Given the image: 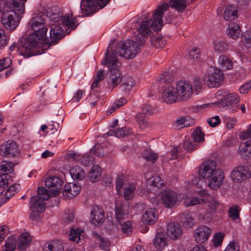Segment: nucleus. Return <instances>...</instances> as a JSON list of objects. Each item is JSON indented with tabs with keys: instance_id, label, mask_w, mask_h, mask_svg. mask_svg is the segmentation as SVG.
I'll list each match as a JSON object with an SVG mask.
<instances>
[{
	"instance_id": "nucleus-1",
	"label": "nucleus",
	"mask_w": 251,
	"mask_h": 251,
	"mask_svg": "<svg viewBox=\"0 0 251 251\" xmlns=\"http://www.w3.org/2000/svg\"><path fill=\"white\" fill-rule=\"evenodd\" d=\"M145 43L144 39L140 40V43L127 40L125 42H120L115 49H113L111 44L107 50L103 64L106 65L110 72L115 75V78H122L123 76L119 70L121 64L118 57H123L127 59L133 58L137 54L140 47L143 46Z\"/></svg>"
},
{
	"instance_id": "nucleus-2",
	"label": "nucleus",
	"mask_w": 251,
	"mask_h": 251,
	"mask_svg": "<svg viewBox=\"0 0 251 251\" xmlns=\"http://www.w3.org/2000/svg\"><path fill=\"white\" fill-rule=\"evenodd\" d=\"M43 15H39L33 17L28 23V27L34 31L25 40V44L21 49L20 53L26 58L44 53V48L46 44V37L47 28L43 27L44 18Z\"/></svg>"
},
{
	"instance_id": "nucleus-3",
	"label": "nucleus",
	"mask_w": 251,
	"mask_h": 251,
	"mask_svg": "<svg viewBox=\"0 0 251 251\" xmlns=\"http://www.w3.org/2000/svg\"><path fill=\"white\" fill-rule=\"evenodd\" d=\"M25 12V4L18 0H0V12L2 13L1 22L10 30L15 29L18 25L20 16Z\"/></svg>"
},
{
	"instance_id": "nucleus-4",
	"label": "nucleus",
	"mask_w": 251,
	"mask_h": 251,
	"mask_svg": "<svg viewBox=\"0 0 251 251\" xmlns=\"http://www.w3.org/2000/svg\"><path fill=\"white\" fill-rule=\"evenodd\" d=\"M199 173L203 178L209 179L208 185L212 189H218L223 183V172L216 168V163L214 160L204 161L200 166Z\"/></svg>"
},
{
	"instance_id": "nucleus-5",
	"label": "nucleus",
	"mask_w": 251,
	"mask_h": 251,
	"mask_svg": "<svg viewBox=\"0 0 251 251\" xmlns=\"http://www.w3.org/2000/svg\"><path fill=\"white\" fill-rule=\"evenodd\" d=\"M168 8V4L167 3L159 6L153 15V19L146 20L140 24L137 29L138 32L143 36L147 37L151 33V28L156 31L161 30L163 25L162 15Z\"/></svg>"
},
{
	"instance_id": "nucleus-6",
	"label": "nucleus",
	"mask_w": 251,
	"mask_h": 251,
	"mask_svg": "<svg viewBox=\"0 0 251 251\" xmlns=\"http://www.w3.org/2000/svg\"><path fill=\"white\" fill-rule=\"evenodd\" d=\"M201 79H180L176 85L177 96L179 100L185 101L190 99L194 91L200 92L203 88Z\"/></svg>"
},
{
	"instance_id": "nucleus-7",
	"label": "nucleus",
	"mask_w": 251,
	"mask_h": 251,
	"mask_svg": "<svg viewBox=\"0 0 251 251\" xmlns=\"http://www.w3.org/2000/svg\"><path fill=\"white\" fill-rule=\"evenodd\" d=\"M215 96L217 99H220V100L216 103L220 107L228 106L240 101V98L238 95L234 93H230L227 89L218 90Z\"/></svg>"
},
{
	"instance_id": "nucleus-8",
	"label": "nucleus",
	"mask_w": 251,
	"mask_h": 251,
	"mask_svg": "<svg viewBox=\"0 0 251 251\" xmlns=\"http://www.w3.org/2000/svg\"><path fill=\"white\" fill-rule=\"evenodd\" d=\"M159 82L164 88L162 93V98L164 101L168 104L175 103L179 99L175 87L172 86L167 79H160Z\"/></svg>"
},
{
	"instance_id": "nucleus-9",
	"label": "nucleus",
	"mask_w": 251,
	"mask_h": 251,
	"mask_svg": "<svg viewBox=\"0 0 251 251\" xmlns=\"http://www.w3.org/2000/svg\"><path fill=\"white\" fill-rule=\"evenodd\" d=\"M37 200L35 196H33L29 201V206L32 209L29 218L32 221H39L40 213L44 211L46 208L45 202Z\"/></svg>"
},
{
	"instance_id": "nucleus-10",
	"label": "nucleus",
	"mask_w": 251,
	"mask_h": 251,
	"mask_svg": "<svg viewBox=\"0 0 251 251\" xmlns=\"http://www.w3.org/2000/svg\"><path fill=\"white\" fill-rule=\"evenodd\" d=\"M161 200L165 207H173L178 201V194L174 190L164 191L161 195Z\"/></svg>"
},
{
	"instance_id": "nucleus-11",
	"label": "nucleus",
	"mask_w": 251,
	"mask_h": 251,
	"mask_svg": "<svg viewBox=\"0 0 251 251\" xmlns=\"http://www.w3.org/2000/svg\"><path fill=\"white\" fill-rule=\"evenodd\" d=\"M0 154L4 157H11L19 154V148L17 144L12 141H8L0 146Z\"/></svg>"
},
{
	"instance_id": "nucleus-12",
	"label": "nucleus",
	"mask_w": 251,
	"mask_h": 251,
	"mask_svg": "<svg viewBox=\"0 0 251 251\" xmlns=\"http://www.w3.org/2000/svg\"><path fill=\"white\" fill-rule=\"evenodd\" d=\"M210 228L206 226H200L197 227L194 231L195 241L199 243L205 242L211 235Z\"/></svg>"
},
{
	"instance_id": "nucleus-13",
	"label": "nucleus",
	"mask_w": 251,
	"mask_h": 251,
	"mask_svg": "<svg viewBox=\"0 0 251 251\" xmlns=\"http://www.w3.org/2000/svg\"><path fill=\"white\" fill-rule=\"evenodd\" d=\"M147 188L149 197H151L150 194L154 195L158 193L159 189L164 186V181L158 176H153L149 178L147 181Z\"/></svg>"
},
{
	"instance_id": "nucleus-14",
	"label": "nucleus",
	"mask_w": 251,
	"mask_h": 251,
	"mask_svg": "<svg viewBox=\"0 0 251 251\" xmlns=\"http://www.w3.org/2000/svg\"><path fill=\"white\" fill-rule=\"evenodd\" d=\"M90 221L94 226H99L101 225L104 221V214L102 208L98 205L93 207Z\"/></svg>"
},
{
	"instance_id": "nucleus-15",
	"label": "nucleus",
	"mask_w": 251,
	"mask_h": 251,
	"mask_svg": "<svg viewBox=\"0 0 251 251\" xmlns=\"http://www.w3.org/2000/svg\"><path fill=\"white\" fill-rule=\"evenodd\" d=\"M167 235L173 240L179 239L182 235L183 229L180 224L177 223H171L167 226Z\"/></svg>"
},
{
	"instance_id": "nucleus-16",
	"label": "nucleus",
	"mask_w": 251,
	"mask_h": 251,
	"mask_svg": "<svg viewBox=\"0 0 251 251\" xmlns=\"http://www.w3.org/2000/svg\"><path fill=\"white\" fill-rule=\"evenodd\" d=\"M251 172L248 167L240 166L234 170L231 174V177L234 180L241 181L250 177Z\"/></svg>"
},
{
	"instance_id": "nucleus-17",
	"label": "nucleus",
	"mask_w": 251,
	"mask_h": 251,
	"mask_svg": "<svg viewBox=\"0 0 251 251\" xmlns=\"http://www.w3.org/2000/svg\"><path fill=\"white\" fill-rule=\"evenodd\" d=\"M81 188L80 186L77 184H66L64 188L63 195L65 198L68 199H72L79 193Z\"/></svg>"
},
{
	"instance_id": "nucleus-18",
	"label": "nucleus",
	"mask_w": 251,
	"mask_h": 251,
	"mask_svg": "<svg viewBox=\"0 0 251 251\" xmlns=\"http://www.w3.org/2000/svg\"><path fill=\"white\" fill-rule=\"evenodd\" d=\"M107 83L114 86L121 83L120 88L125 91L130 90L135 84L134 79H107Z\"/></svg>"
},
{
	"instance_id": "nucleus-19",
	"label": "nucleus",
	"mask_w": 251,
	"mask_h": 251,
	"mask_svg": "<svg viewBox=\"0 0 251 251\" xmlns=\"http://www.w3.org/2000/svg\"><path fill=\"white\" fill-rule=\"evenodd\" d=\"M64 33L63 29L58 25H55L54 27H51L50 29V36L51 41L48 45V47H45L44 48L47 49L44 50H48L50 46L54 45L57 43V41L61 39L63 37V33ZM47 45V44H46Z\"/></svg>"
},
{
	"instance_id": "nucleus-20",
	"label": "nucleus",
	"mask_w": 251,
	"mask_h": 251,
	"mask_svg": "<svg viewBox=\"0 0 251 251\" xmlns=\"http://www.w3.org/2000/svg\"><path fill=\"white\" fill-rule=\"evenodd\" d=\"M237 152L240 157L245 160L251 158V141L247 140L241 142L238 147Z\"/></svg>"
},
{
	"instance_id": "nucleus-21",
	"label": "nucleus",
	"mask_w": 251,
	"mask_h": 251,
	"mask_svg": "<svg viewBox=\"0 0 251 251\" xmlns=\"http://www.w3.org/2000/svg\"><path fill=\"white\" fill-rule=\"evenodd\" d=\"M158 219V214L155 209H147L142 217V220L145 224H153Z\"/></svg>"
},
{
	"instance_id": "nucleus-22",
	"label": "nucleus",
	"mask_w": 251,
	"mask_h": 251,
	"mask_svg": "<svg viewBox=\"0 0 251 251\" xmlns=\"http://www.w3.org/2000/svg\"><path fill=\"white\" fill-rule=\"evenodd\" d=\"M62 181L57 176H51L47 178L45 180L46 186L51 190V191H57L58 193L59 190L62 186Z\"/></svg>"
},
{
	"instance_id": "nucleus-23",
	"label": "nucleus",
	"mask_w": 251,
	"mask_h": 251,
	"mask_svg": "<svg viewBox=\"0 0 251 251\" xmlns=\"http://www.w3.org/2000/svg\"><path fill=\"white\" fill-rule=\"evenodd\" d=\"M128 206L125 204H116L115 206V214L116 220L120 223L123 220L127 219L128 216Z\"/></svg>"
},
{
	"instance_id": "nucleus-24",
	"label": "nucleus",
	"mask_w": 251,
	"mask_h": 251,
	"mask_svg": "<svg viewBox=\"0 0 251 251\" xmlns=\"http://www.w3.org/2000/svg\"><path fill=\"white\" fill-rule=\"evenodd\" d=\"M203 203H204V206L206 210L205 215L215 211L220 205L219 202L213 197H208L206 199H204Z\"/></svg>"
},
{
	"instance_id": "nucleus-25",
	"label": "nucleus",
	"mask_w": 251,
	"mask_h": 251,
	"mask_svg": "<svg viewBox=\"0 0 251 251\" xmlns=\"http://www.w3.org/2000/svg\"><path fill=\"white\" fill-rule=\"evenodd\" d=\"M57 195V191H51L45 189L44 187H39L37 189V197L35 196L39 201L45 202L50 197Z\"/></svg>"
},
{
	"instance_id": "nucleus-26",
	"label": "nucleus",
	"mask_w": 251,
	"mask_h": 251,
	"mask_svg": "<svg viewBox=\"0 0 251 251\" xmlns=\"http://www.w3.org/2000/svg\"><path fill=\"white\" fill-rule=\"evenodd\" d=\"M31 242V238L27 232L22 233L16 241L17 248L20 250H24L27 248Z\"/></svg>"
},
{
	"instance_id": "nucleus-27",
	"label": "nucleus",
	"mask_w": 251,
	"mask_h": 251,
	"mask_svg": "<svg viewBox=\"0 0 251 251\" xmlns=\"http://www.w3.org/2000/svg\"><path fill=\"white\" fill-rule=\"evenodd\" d=\"M237 8L233 5H228L226 8L223 17L226 21H231L236 19L238 17Z\"/></svg>"
},
{
	"instance_id": "nucleus-28",
	"label": "nucleus",
	"mask_w": 251,
	"mask_h": 251,
	"mask_svg": "<svg viewBox=\"0 0 251 251\" xmlns=\"http://www.w3.org/2000/svg\"><path fill=\"white\" fill-rule=\"evenodd\" d=\"M69 158L75 161H79L81 164L85 166L90 165L94 160V157L91 155H87L80 157L79 154L75 153L70 154L69 155Z\"/></svg>"
},
{
	"instance_id": "nucleus-29",
	"label": "nucleus",
	"mask_w": 251,
	"mask_h": 251,
	"mask_svg": "<svg viewBox=\"0 0 251 251\" xmlns=\"http://www.w3.org/2000/svg\"><path fill=\"white\" fill-rule=\"evenodd\" d=\"M64 248L61 242L52 241L46 243L44 246V251H63Z\"/></svg>"
},
{
	"instance_id": "nucleus-30",
	"label": "nucleus",
	"mask_w": 251,
	"mask_h": 251,
	"mask_svg": "<svg viewBox=\"0 0 251 251\" xmlns=\"http://www.w3.org/2000/svg\"><path fill=\"white\" fill-rule=\"evenodd\" d=\"M132 132L131 130L126 127L118 128L117 129H111L109 130L107 134L108 136H115L120 138L125 137Z\"/></svg>"
},
{
	"instance_id": "nucleus-31",
	"label": "nucleus",
	"mask_w": 251,
	"mask_h": 251,
	"mask_svg": "<svg viewBox=\"0 0 251 251\" xmlns=\"http://www.w3.org/2000/svg\"><path fill=\"white\" fill-rule=\"evenodd\" d=\"M70 174L74 179L82 180L85 177L84 170L79 166H75L70 170Z\"/></svg>"
},
{
	"instance_id": "nucleus-32",
	"label": "nucleus",
	"mask_w": 251,
	"mask_h": 251,
	"mask_svg": "<svg viewBox=\"0 0 251 251\" xmlns=\"http://www.w3.org/2000/svg\"><path fill=\"white\" fill-rule=\"evenodd\" d=\"M83 232V230L82 229L77 228L76 229L71 228L69 238L71 241L78 243L81 242L84 238Z\"/></svg>"
},
{
	"instance_id": "nucleus-33",
	"label": "nucleus",
	"mask_w": 251,
	"mask_h": 251,
	"mask_svg": "<svg viewBox=\"0 0 251 251\" xmlns=\"http://www.w3.org/2000/svg\"><path fill=\"white\" fill-rule=\"evenodd\" d=\"M97 0H82L80 8L81 10L87 13H92L95 9Z\"/></svg>"
},
{
	"instance_id": "nucleus-34",
	"label": "nucleus",
	"mask_w": 251,
	"mask_h": 251,
	"mask_svg": "<svg viewBox=\"0 0 251 251\" xmlns=\"http://www.w3.org/2000/svg\"><path fill=\"white\" fill-rule=\"evenodd\" d=\"M101 175V172L100 167L98 165H94L88 174V177L91 182H95L100 179Z\"/></svg>"
},
{
	"instance_id": "nucleus-35",
	"label": "nucleus",
	"mask_w": 251,
	"mask_h": 251,
	"mask_svg": "<svg viewBox=\"0 0 251 251\" xmlns=\"http://www.w3.org/2000/svg\"><path fill=\"white\" fill-rule=\"evenodd\" d=\"M190 0H171L170 6L179 12H182L189 4Z\"/></svg>"
},
{
	"instance_id": "nucleus-36",
	"label": "nucleus",
	"mask_w": 251,
	"mask_h": 251,
	"mask_svg": "<svg viewBox=\"0 0 251 251\" xmlns=\"http://www.w3.org/2000/svg\"><path fill=\"white\" fill-rule=\"evenodd\" d=\"M92 237L95 242H98L100 244V248L105 251H109L110 244L108 240L102 238L100 235L95 232H92Z\"/></svg>"
},
{
	"instance_id": "nucleus-37",
	"label": "nucleus",
	"mask_w": 251,
	"mask_h": 251,
	"mask_svg": "<svg viewBox=\"0 0 251 251\" xmlns=\"http://www.w3.org/2000/svg\"><path fill=\"white\" fill-rule=\"evenodd\" d=\"M203 86L204 84L209 88H216L225 85L224 79H201Z\"/></svg>"
},
{
	"instance_id": "nucleus-38",
	"label": "nucleus",
	"mask_w": 251,
	"mask_h": 251,
	"mask_svg": "<svg viewBox=\"0 0 251 251\" xmlns=\"http://www.w3.org/2000/svg\"><path fill=\"white\" fill-rule=\"evenodd\" d=\"M228 35L233 39H237L241 35V30L239 25L234 22L230 23L228 25Z\"/></svg>"
},
{
	"instance_id": "nucleus-39",
	"label": "nucleus",
	"mask_w": 251,
	"mask_h": 251,
	"mask_svg": "<svg viewBox=\"0 0 251 251\" xmlns=\"http://www.w3.org/2000/svg\"><path fill=\"white\" fill-rule=\"evenodd\" d=\"M184 205L186 207L203 203L204 199H200L197 197L185 196L183 197Z\"/></svg>"
},
{
	"instance_id": "nucleus-40",
	"label": "nucleus",
	"mask_w": 251,
	"mask_h": 251,
	"mask_svg": "<svg viewBox=\"0 0 251 251\" xmlns=\"http://www.w3.org/2000/svg\"><path fill=\"white\" fill-rule=\"evenodd\" d=\"M220 67L224 70H227L233 68V63L231 60L227 56L222 55L218 60Z\"/></svg>"
},
{
	"instance_id": "nucleus-41",
	"label": "nucleus",
	"mask_w": 251,
	"mask_h": 251,
	"mask_svg": "<svg viewBox=\"0 0 251 251\" xmlns=\"http://www.w3.org/2000/svg\"><path fill=\"white\" fill-rule=\"evenodd\" d=\"M153 243L157 249H162L167 245V239L162 233L159 232L156 235Z\"/></svg>"
},
{
	"instance_id": "nucleus-42",
	"label": "nucleus",
	"mask_w": 251,
	"mask_h": 251,
	"mask_svg": "<svg viewBox=\"0 0 251 251\" xmlns=\"http://www.w3.org/2000/svg\"><path fill=\"white\" fill-rule=\"evenodd\" d=\"M213 47L214 51L219 53L224 52L228 49V44L221 39L215 41Z\"/></svg>"
},
{
	"instance_id": "nucleus-43",
	"label": "nucleus",
	"mask_w": 251,
	"mask_h": 251,
	"mask_svg": "<svg viewBox=\"0 0 251 251\" xmlns=\"http://www.w3.org/2000/svg\"><path fill=\"white\" fill-rule=\"evenodd\" d=\"M17 244L16 239L13 236L7 238L5 244L3 247V251H15Z\"/></svg>"
},
{
	"instance_id": "nucleus-44",
	"label": "nucleus",
	"mask_w": 251,
	"mask_h": 251,
	"mask_svg": "<svg viewBox=\"0 0 251 251\" xmlns=\"http://www.w3.org/2000/svg\"><path fill=\"white\" fill-rule=\"evenodd\" d=\"M206 75L208 78H221L223 76V73L218 68L211 66L207 71Z\"/></svg>"
},
{
	"instance_id": "nucleus-45",
	"label": "nucleus",
	"mask_w": 251,
	"mask_h": 251,
	"mask_svg": "<svg viewBox=\"0 0 251 251\" xmlns=\"http://www.w3.org/2000/svg\"><path fill=\"white\" fill-rule=\"evenodd\" d=\"M150 41L152 46L156 48H162L165 45V40L159 35H153L151 37Z\"/></svg>"
},
{
	"instance_id": "nucleus-46",
	"label": "nucleus",
	"mask_w": 251,
	"mask_h": 251,
	"mask_svg": "<svg viewBox=\"0 0 251 251\" xmlns=\"http://www.w3.org/2000/svg\"><path fill=\"white\" fill-rule=\"evenodd\" d=\"M61 23L65 25L68 29L73 30L75 29L77 24H76V21L75 19H73L69 16H64L62 18Z\"/></svg>"
},
{
	"instance_id": "nucleus-47",
	"label": "nucleus",
	"mask_w": 251,
	"mask_h": 251,
	"mask_svg": "<svg viewBox=\"0 0 251 251\" xmlns=\"http://www.w3.org/2000/svg\"><path fill=\"white\" fill-rule=\"evenodd\" d=\"M135 186L134 184L127 183L125 186L124 197L125 199L130 200L133 197Z\"/></svg>"
},
{
	"instance_id": "nucleus-48",
	"label": "nucleus",
	"mask_w": 251,
	"mask_h": 251,
	"mask_svg": "<svg viewBox=\"0 0 251 251\" xmlns=\"http://www.w3.org/2000/svg\"><path fill=\"white\" fill-rule=\"evenodd\" d=\"M204 133L202 132L200 127H198L193 132L192 136L196 143H201L204 141Z\"/></svg>"
},
{
	"instance_id": "nucleus-49",
	"label": "nucleus",
	"mask_w": 251,
	"mask_h": 251,
	"mask_svg": "<svg viewBox=\"0 0 251 251\" xmlns=\"http://www.w3.org/2000/svg\"><path fill=\"white\" fill-rule=\"evenodd\" d=\"M136 119L141 129H143L148 126V119L144 113L140 112L137 113L136 116Z\"/></svg>"
},
{
	"instance_id": "nucleus-50",
	"label": "nucleus",
	"mask_w": 251,
	"mask_h": 251,
	"mask_svg": "<svg viewBox=\"0 0 251 251\" xmlns=\"http://www.w3.org/2000/svg\"><path fill=\"white\" fill-rule=\"evenodd\" d=\"M181 221L184 226L186 227H192L194 224V218L189 214H183L181 218Z\"/></svg>"
},
{
	"instance_id": "nucleus-51",
	"label": "nucleus",
	"mask_w": 251,
	"mask_h": 251,
	"mask_svg": "<svg viewBox=\"0 0 251 251\" xmlns=\"http://www.w3.org/2000/svg\"><path fill=\"white\" fill-rule=\"evenodd\" d=\"M127 102V100L124 98H121L119 100L116 101L111 107L107 111V115H110L116 109L120 108Z\"/></svg>"
},
{
	"instance_id": "nucleus-52",
	"label": "nucleus",
	"mask_w": 251,
	"mask_h": 251,
	"mask_svg": "<svg viewBox=\"0 0 251 251\" xmlns=\"http://www.w3.org/2000/svg\"><path fill=\"white\" fill-rule=\"evenodd\" d=\"M143 158L151 163H154L157 160L158 155L151 151H146L143 154Z\"/></svg>"
},
{
	"instance_id": "nucleus-53",
	"label": "nucleus",
	"mask_w": 251,
	"mask_h": 251,
	"mask_svg": "<svg viewBox=\"0 0 251 251\" xmlns=\"http://www.w3.org/2000/svg\"><path fill=\"white\" fill-rule=\"evenodd\" d=\"M198 147V146L196 143L193 144L192 141L189 139H185L183 142V149L188 151H191L196 150Z\"/></svg>"
},
{
	"instance_id": "nucleus-54",
	"label": "nucleus",
	"mask_w": 251,
	"mask_h": 251,
	"mask_svg": "<svg viewBox=\"0 0 251 251\" xmlns=\"http://www.w3.org/2000/svg\"><path fill=\"white\" fill-rule=\"evenodd\" d=\"M201 56V51L198 48H193L188 53V57L190 60L199 59Z\"/></svg>"
},
{
	"instance_id": "nucleus-55",
	"label": "nucleus",
	"mask_w": 251,
	"mask_h": 251,
	"mask_svg": "<svg viewBox=\"0 0 251 251\" xmlns=\"http://www.w3.org/2000/svg\"><path fill=\"white\" fill-rule=\"evenodd\" d=\"M9 40V36L5 30L0 27V47L5 46Z\"/></svg>"
},
{
	"instance_id": "nucleus-56",
	"label": "nucleus",
	"mask_w": 251,
	"mask_h": 251,
	"mask_svg": "<svg viewBox=\"0 0 251 251\" xmlns=\"http://www.w3.org/2000/svg\"><path fill=\"white\" fill-rule=\"evenodd\" d=\"M91 153L97 156L101 157L104 155V152L100 144H96L91 150Z\"/></svg>"
},
{
	"instance_id": "nucleus-57",
	"label": "nucleus",
	"mask_w": 251,
	"mask_h": 251,
	"mask_svg": "<svg viewBox=\"0 0 251 251\" xmlns=\"http://www.w3.org/2000/svg\"><path fill=\"white\" fill-rule=\"evenodd\" d=\"M14 168L13 164L9 161H3L1 164V170L3 172L11 173Z\"/></svg>"
},
{
	"instance_id": "nucleus-58",
	"label": "nucleus",
	"mask_w": 251,
	"mask_h": 251,
	"mask_svg": "<svg viewBox=\"0 0 251 251\" xmlns=\"http://www.w3.org/2000/svg\"><path fill=\"white\" fill-rule=\"evenodd\" d=\"M11 178L7 174L1 175L0 176V187L5 188L9 183V181Z\"/></svg>"
},
{
	"instance_id": "nucleus-59",
	"label": "nucleus",
	"mask_w": 251,
	"mask_h": 251,
	"mask_svg": "<svg viewBox=\"0 0 251 251\" xmlns=\"http://www.w3.org/2000/svg\"><path fill=\"white\" fill-rule=\"evenodd\" d=\"M224 234L221 232H218L215 234L213 241L215 246H220L223 242L224 239Z\"/></svg>"
},
{
	"instance_id": "nucleus-60",
	"label": "nucleus",
	"mask_w": 251,
	"mask_h": 251,
	"mask_svg": "<svg viewBox=\"0 0 251 251\" xmlns=\"http://www.w3.org/2000/svg\"><path fill=\"white\" fill-rule=\"evenodd\" d=\"M12 62L11 59L9 57H5L0 60V71L10 66Z\"/></svg>"
},
{
	"instance_id": "nucleus-61",
	"label": "nucleus",
	"mask_w": 251,
	"mask_h": 251,
	"mask_svg": "<svg viewBox=\"0 0 251 251\" xmlns=\"http://www.w3.org/2000/svg\"><path fill=\"white\" fill-rule=\"evenodd\" d=\"M62 14L58 13H53L50 17V21L51 22L50 25H55V23H59L62 20Z\"/></svg>"
},
{
	"instance_id": "nucleus-62",
	"label": "nucleus",
	"mask_w": 251,
	"mask_h": 251,
	"mask_svg": "<svg viewBox=\"0 0 251 251\" xmlns=\"http://www.w3.org/2000/svg\"><path fill=\"white\" fill-rule=\"evenodd\" d=\"M225 251H240L239 245L236 242H230L227 246Z\"/></svg>"
},
{
	"instance_id": "nucleus-63",
	"label": "nucleus",
	"mask_w": 251,
	"mask_h": 251,
	"mask_svg": "<svg viewBox=\"0 0 251 251\" xmlns=\"http://www.w3.org/2000/svg\"><path fill=\"white\" fill-rule=\"evenodd\" d=\"M229 216L234 220L239 218L238 207L234 206L230 208L229 210Z\"/></svg>"
},
{
	"instance_id": "nucleus-64",
	"label": "nucleus",
	"mask_w": 251,
	"mask_h": 251,
	"mask_svg": "<svg viewBox=\"0 0 251 251\" xmlns=\"http://www.w3.org/2000/svg\"><path fill=\"white\" fill-rule=\"evenodd\" d=\"M251 89V79L246 82L239 88V91L241 94H247Z\"/></svg>"
}]
</instances>
